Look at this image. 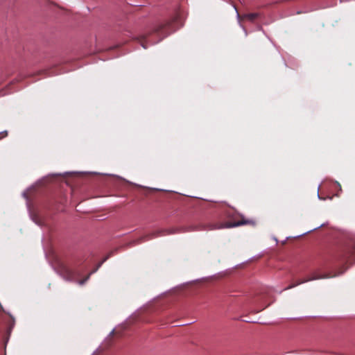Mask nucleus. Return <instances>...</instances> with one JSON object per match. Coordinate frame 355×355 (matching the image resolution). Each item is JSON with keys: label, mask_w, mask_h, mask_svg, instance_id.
Here are the masks:
<instances>
[{"label": "nucleus", "mask_w": 355, "mask_h": 355, "mask_svg": "<svg viewBox=\"0 0 355 355\" xmlns=\"http://www.w3.org/2000/svg\"><path fill=\"white\" fill-rule=\"evenodd\" d=\"M329 277V276H328V275H325V276H323V277H313V278H311V279H305V280H303V281H300V282H297V284H293V285H291V286H288L286 289H288V288H293V287H294V286H297V285H299V284H302V283H304V282H308V281H309V280L316 279H319V278H322V277Z\"/></svg>", "instance_id": "20e7f679"}, {"label": "nucleus", "mask_w": 355, "mask_h": 355, "mask_svg": "<svg viewBox=\"0 0 355 355\" xmlns=\"http://www.w3.org/2000/svg\"><path fill=\"white\" fill-rule=\"evenodd\" d=\"M257 17V13H250L245 15V17L250 20H254Z\"/></svg>", "instance_id": "39448f33"}, {"label": "nucleus", "mask_w": 355, "mask_h": 355, "mask_svg": "<svg viewBox=\"0 0 355 355\" xmlns=\"http://www.w3.org/2000/svg\"><path fill=\"white\" fill-rule=\"evenodd\" d=\"M353 253H354V250H353V251H352V252H350V254H347V255H345V259H349L351 258V257L352 256Z\"/></svg>", "instance_id": "0eeeda50"}, {"label": "nucleus", "mask_w": 355, "mask_h": 355, "mask_svg": "<svg viewBox=\"0 0 355 355\" xmlns=\"http://www.w3.org/2000/svg\"><path fill=\"white\" fill-rule=\"evenodd\" d=\"M159 233H157L156 234H153V236H148L146 239H145V240L150 239H152V238H153V237H156V236H159Z\"/></svg>", "instance_id": "6e6552de"}, {"label": "nucleus", "mask_w": 355, "mask_h": 355, "mask_svg": "<svg viewBox=\"0 0 355 355\" xmlns=\"http://www.w3.org/2000/svg\"><path fill=\"white\" fill-rule=\"evenodd\" d=\"M168 29V34L173 31L172 28V22L168 21L167 24L162 25L157 31H162L164 30Z\"/></svg>", "instance_id": "7ed1b4c3"}, {"label": "nucleus", "mask_w": 355, "mask_h": 355, "mask_svg": "<svg viewBox=\"0 0 355 355\" xmlns=\"http://www.w3.org/2000/svg\"><path fill=\"white\" fill-rule=\"evenodd\" d=\"M166 232V234H173L177 232V231L168 230H164Z\"/></svg>", "instance_id": "423d86ee"}, {"label": "nucleus", "mask_w": 355, "mask_h": 355, "mask_svg": "<svg viewBox=\"0 0 355 355\" xmlns=\"http://www.w3.org/2000/svg\"><path fill=\"white\" fill-rule=\"evenodd\" d=\"M60 272L64 279L78 282L80 285L83 284L89 278L88 275L85 279L78 281L76 273L67 266L62 264L60 266Z\"/></svg>", "instance_id": "f257e3e1"}, {"label": "nucleus", "mask_w": 355, "mask_h": 355, "mask_svg": "<svg viewBox=\"0 0 355 355\" xmlns=\"http://www.w3.org/2000/svg\"><path fill=\"white\" fill-rule=\"evenodd\" d=\"M248 223L245 220L238 221L236 223H225L220 224H214L210 227V230L222 229V228H231L236 226H240Z\"/></svg>", "instance_id": "f03ea898"}]
</instances>
